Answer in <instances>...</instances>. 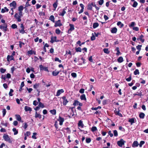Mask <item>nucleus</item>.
<instances>
[{"label": "nucleus", "mask_w": 148, "mask_h": 148, "mask_svg": "<svg viewBox=\"0 0 148 148\" xmlns=\"http://www.w3.org/2000/svg\"><path fill=\"white\" fill-rule=\"evenodd\" d=\"M70 26V28L69 29L68 32V33H71V31H73L75 29L74 25L71 24H70L69 25Z\"/></svg>", "instance_id": "9"}, {"label": "nucleus", "mask_w": 148, "mask_h": 148, "mask_svg": "<svg viewBox=\"0 0 148 148\" xmlns=\"http://www.w3.org/2000/svg\"><path fill=\"white\" fill-rule=\"evenodd\" d=\"M54 27H60L62 25V24L61 23L60 20H58L57 21H55Z\"/></svg>", "instance_id": "7"}, {"label": "nucleus", "mask_w": 148, "mask_h": 148, "mask_svg": "<svg viewBox=\"0 0 148 148\" xmlns=\"http://www.w3.org/2000/svg\"><path fill=\"white\" fill-rule=\"evenodd\" d=\"M73 105L75 106L79 105L80 106H83V103H80L77 100H75L74 101V102L73 103Z\"/></svg>", "instance_id": "8"}, {"label": "nucleus", "mask_w": 148, "mask_h": 148, "mask_svg": "<svg viewBox=\"0 0 148 148\" xmlns=\"http://www.w3.org/2000/svg\"><path fill=\"white\" fill-rule=\"evenodd\" d=\"M60 71L56 72V70L53 71L52 74L53 76H56L58 75Z\"/></svg>", "instance_id": "24"}, {"label": "nucleus", "mask_w": 148, "mask_h": 148, "mask_svg": "<svg viewBox=\"0 0 148 148\" xmlns=\"http://www.w3.org/2000/svg\"><path fill=\"white\" fill-rule=\"evenodd\" d=\"M75 50L76 52H81L82 50L81 49L80 47H78L75 48Z\"/></svg>", "instance_id": "47"}, {"label": "nucleus", "mask_w": 148, "mask_h": 148, "mask_svg": "<svg viewBox=\"0 0 148 148\" xmlns=\"http://www.w3.org/2000/svg\"><path fill=\"white\" fill-rule=\"evenodd\" d=\"M12 131L14 132V135H16L18 134V132L16 128H13L12 129Z\"/></svg>", "instance_id": "33"}, {"label": "nucleus", "mask_w": 148, "mask_h": 148, "mask_svg": "<svg viewBox=\"0 0 148 148\" xmlns=\"http://www.w3.org/2000/svg\"><path fill=\"white\" fill-rule=\"evenodd\" d=\"M78 126L79 127L81 126L82 128L83 127L84 125L83 123V122L81 120L79 121V122L78 123Z\"/></svg>", "instance_id": "23"}, {"label": "nucleus", "mask_w": 148, "mask_h": 148, "mask_svg": "<svg viewBox=\"0 0 148 148\" xmlns=\"http://www.w3.org/2000/svg\"><path fill=\"white\" fill-rule=\"evenodd\" d=\"M91 130L92 132H94L97 130V129L96 127L95 126H93L91 128Z\"/></svg>", "instance_id": "40"}, {"label": "nucleus", "mask_w": 148, "mask_h": 148, "mask_svg": "<svg viewBox=\"0 0 148 148\" xmlns=\"http://www.w3.org/2000/svg\"><path fill=\"white\" fill-rule=\"evenodd\" d=\"M19 47L20 48H21L22 47V45H25V43L24 42H21V41H19Z\"/></svg>", "instance_id": "51"}, {"label": "nucleus", "mask_w": 148, "mask_h": 148, "mask_svg": "<svg viewBox=\"0 0 148 148\" xmlns=\"http://www.w3.org/2000/svg\"><path fill=\"white\" fill-rule=\"evenodd\" d=\"M15 116L17 120L19 121L23 122V121H21V118L19 114H16Z\"/></svg>", "instance_id": "16"}, {"label": "nucleus", "mask_w": 148, "mask_h": 148, "mask_svg": "<svg viewBox=\"0 0 148 148\" xmlns=\"http://www.w3.org/2000/svg\"><path fill=\"white\" fill-rule=\"evenodd\" d=\"M99 26V24L97 23H95L93 24V28L95 29L97 27Z\"/></svg>", "instance_id": "32"}, {"label": "nucleus", "mask_w": 148, "mask_h": 148, "mask_svg": "<svg viewBox=\"0 0 148 148\" xmlns=\"http://www.w3.org/2000/svg\"><path fill=\"white\" fill-rule=\"evenodd\" d=\"M35 118H38L39 119H41L42 118V116L40 114L37 113V112H36L35 113Z\"/></svg>", "instance_id": "19"}, {"label": "nucleus", "mask_w": 148, "mask_h": 148, "mask_svg": "<svg viewBox=\"0 0 148 148\" xmlns=\"http://www.w3.org/2000/svg\"><path fill=\"white\" fill-rule=\"evenodd\" d=\"M123 61V58L122 56H120L117 59V61L120 63L122 62Z\"/></svg>", "instance_id": "26"}, {"label": "nucleus", "mask_w": 148, "mask_h": 148, "mask_svg": "<svg viewBox=\"0 0 148 148\" xmlns=\"http://www.w3.org/2000/svg\"><path fill=\"white\" fill-rule=\"evenodd\" d=\"M49 19L52 21L53 22H55V18L53 15H51L49 18Z\"/></svg>", "instance_id": "29"}, {"label": "nucleus", "mask_w": 148, "mask_h": 148, "mask_svg": "<svg viewBox=\"0 0 148 148\" xmlns=\"http://www.w3.org/2000/svg\"><path fill=\"white\" fill-rule=\"evenodd\" d=\"M24 9V7L22 5L19 6L18 8V10L19 11H22Z\"/></svg>", "instance_id": "43"}, {"label": "nucleus", "mask_w": 148, "mask_h": 148, "mask_svg": "<svg viewBox=\"0 0 148 148\" xmlns=\"http://www.w3.org/2000/svg\"><path fill=\"white\" fill-rule=\"evenodd\" d=\"M120 110L118 109V110H116V109H115V110L114 111V113L115 115H118L121 117H122L123 116V115L119 113Z\"/></svg>", "instance_id": "13"}, {"label": "nucleus", "mask_w": 148, "mask_h": 148, "mask_svg": "<svg viewBox=\"0 0 148 148\" xmlns=\"http://www.w3.org/2000/svg\"><path fill=\"white\" fill-rule=\"evenodd\" d=\"M10 7H13V8H12L11 9V10H12V12L11 13V14L12 15L14 14V10L13 9H15L16 7V2L14 1L10 3Z\"/></svg>", "instance_id": "1"}, {"label": "nucleus", "mask_w": 148, "mask_h": 148, "mask_svg": "<svg viewBox=\"0 0 148 148\" xmlns=\"http://www.w3.org/2000/svg\"><path fill=\"white\" fill-rule=\"evenodd\" d=\"M86 143H89L91 142V139L90 138H86Z\"/></svg>", "instance_id": "44"}, {"label": "nucleus", "mask_w": 148, "mask_h": 148, "mask_svg": "<svg viewBox=\"0 0 148 148\" xmlns=\"http://www.w3.org/2000/svg\"><path fill=\"white\" fill-rule=\"evenodd\" d=\"M21 16H18L17 18H16L17 20V21L18 22H21Z\"/></svg>", "instance_id": "62"}, {"label": "nucleus", "mask_w": 148, "mask_h": 148, "mask_svg": "<svg viewBox=\"0 0 148 148\" xmlns=\"http://www.w3.org/2000/svg\"><path fill=\"white\" fill-rule=\"evenodd\" d=\"M25 110V111L27 112L28 111L30 112L32 111V109L31 108L27 106H25L24 108Z\"/></svg>", "instance_id": "18"}, {"label": "nucleus", "mask_w": 148, "mask_h": 148, "mask_svg": "<svg viewBox=\"0 0 148 148\" xmlns=\"http://www.w3.org/2000/svg\"><path fill=\"white\" fill-rule=\"evenodd\" d=\"M17 25L15 24H13L11 25V28H12V29H16V28H17Z\"/></svg>", "instance_id": "52"}, {"label": "nucleus", "mask_w": 148, "mask_h": 148, "mask_svg": "<svg viewBox=\"0 0 148 148\" xmlns=\"http://www.w3.org/2000/svg\"><path fill=\"white\" fill-rule=\"evenodd\" d=\"M139 145V144L138 143V141L136 140L134 141L132 144V147H137Z\"/></svg>", "instance_id": "17"}, {"label": "nucleus", "mask_w": 148, "mask_h": 148, "mask_svg": "<svg viewBox=\"0 0 148 148\" xmlns=\"http://www.w3.org/2000/svg\"><path fill=\"white\" fill-rule=\"evenodd\" d=\"M27 53L28 55H31L33 54H34V55H36V52L35 51H32V50L28 51L27 52Z\"/></svg>", "instance_id": "21"}, {"label": "nucleus", "mask_w": 148, "mask_h": 148, "mask_svg": "<svg viewBox=\"0 0 148 148\" xmlns=\"http://www.w3.org/2000/svg\"><path fill=\"white\" fill-rule=\"evenodd\" d=\"M6 71V69H3V68H1L0 69V72L2 73H4Z\"/></svg>", "instance_id": "54"}, {"label": "nucleus", "mask_w": 148, "mask_h": 148, "mask_svg": "<svg viewBox=\"0 0 148 148\" xmlns=\"http://www.w3.org/2000/svg\"><path fill=\"white\" fill-rule=\"evenodd\" d=\"M56 38H51V40L50 41L51 43H53L54 42L56 41Z\"/></svg>", "instance_id": "39"}, {"label": "nucleus", "mask_w": 148, "mask_h": 148, "mask_svg": "<svg viewBox=\"0 0 148 148\" xmlns=\"http://www.w3.org/2000/svg\"><path fill=\"white\" fill-rule=\"evenodd\" d=\"M39 67L40 70H44L46 71H48V68L47 67H43V66L41 64L39 66Z\"/></svg>", "instance_id": "11"}, {"label": "nucleus", "mask_w": 148, "mask_h": 148, "mask_svg": "<svg viewBox=\"0 0 148 148\" xmlns=\"http://www.w3.org/2000/svg\"><path fill=\"white\" fill-rule=\"evenodd\" d=\"M14 92V90L12 89H10V91L9 93V95L10 96H13V94L12 93Z\"/></svg>", "instance_id": "45"}, {"label": "nucleus", "mask_w": 148, "mask_h": 148, "mask_svg": "<svg viewBox=\"0 0 148 148\" xmlns=\"http://www.w3.org/2000/svg\"><path fill=\"white\" fill-rule=\"evenodd\" d=\"M125 142V141H124L123 139H121L120 140L117 141V144L119 147H122Z\"/></svg>", "instance_id": "4"}, {"label": "nucleus", "mask_w": 148, "mask_h": 148, "mask_svg": "<svg viewBox=\"0 0 148 148\" xmlns=\"http://www.w3.org/2000/svg\"><path fill=\"white\" fill-rule=\"evenodd\" d=\"M64 119L63 118L59 116L58 119V121H59V124L60 125H62L63 122L64 121Z\"/></svg>", "instance_id": "10"}, {"label": "nucleus", "mask_w": 148, "mask_h": 148, "mask_svg": "<svg viewBox=\"0 0 148 148\" xmlns=\"http://www.w3.org/2000/svg\"><path fill=\"white\" fill-rule=\"evenodd\" d=\"M7 61L9 62L12 60H14V58L12 56L8 55L7 56Z\"/></svg>", "instance_id": "15"}, {"label": "nucleus", "mask_w": 148, "mask_h": 148, "mask_svg": "<svg viewBox=\"0 0 148 148\" xmlns=\"http://www.w3.org/2000/svg\"><path fill=\"white\" fill-rule=\"evenodd\" d=\"M114 134V136H115L116 137L118 136V134L117 131L115 130L113 132Z\"/></svg>", "instance_id": "55"}, {"label": "nucleus", "mask_w": 148, "mask_h": 148, "mask_svg": "<svg viewBox=\"0 0 148 148\" xmlns=\"http://www.w3.org/2000/svg\"><path fill=\"white\" fill-rule=\"evenodd\" d=\"M93 6L97 10H99V8L96 6L95 2H93Z\"/></svg>", "instance_id": "46"}, {"label": "nucleus", "mask_w": 148, "mask_h": 148, "mask_svg": "<svg viewBox=\"0 0 148 148\" xmlns=\"http://www.w3.org/2000/svg\"><path fill=\"white\" fill-rule=\"evenodd\" d=\"M2 112H3V116L4 117L6 114V111L5 109H2Z\"/></svg>", "instance_id": "49"}, {"label": "nucleus", "mask_w": 148, "mask_h": 148, "mask_svg": "<svg viewBox=\"0 0 148 148\" xmlns=\"http://www.w3.org/2000/svg\"><path fill=\"white\" fill-rule=\"evenodd\" d=\"M33 134V135L32 136V138L34 139H36L37 138L35 136L37 134V133L36 132H34Z\"/></svg>", "instance_id": "58"}, {"label": "nucleus", "mask_w": 148, "mask_h": 148, "mask_svg": "<svg viewBox=\"0 0 148 148\" xmlns=\"http://www.w3.org/2000/svg\"><path fill=\"white\" fill-rule=\"evenodd\" d=\"M0 29L5 32L7 31L8 29L7 24H5L2 25H0Z\"/></svg>", "instance_id": "6"}, {"label": "nucleus", "mask_w": 148, "mask_h": 148, "mask_svg": "<svg viewBox=\"0 0 148 148\" xmlns=\"http://www.w3.org/2000/svg\"><path fill=\"white\" fill-rule=\"evenodd\" d=\"M138 3L136 1H134L133 3V4L132 5V7L134 8H136L137 6Z\"/></svg>", "instance_id": "42"}, {"label": "nucleus", "mask_w": 148, "mask_h": 148, "mask_svg": "<svg viewBox=\"0 0 148 148\" xmlns=\"http://www.w3.org/2000/svg\"><path fill=\"white\" fill-rule=\"evenodd\" d=\"M134 75H139L140 73L139 70L138 69H136L134 71Z\"/></svg>", "instance_id": "38"}, {"label": "nucleus", "mask_w": 148, "mask_h": 148, "mask_svg": "<svg viewBox=\"0 0 148 148\" xmlns=\"http://www.w3.org/2000/svg\"><path fill=\"white\" fill-rule=\"evenodd\" d=\"M16 69V68L14 66H12L11 69V73L12 74L14 73V71Z\"/></svg>", "instance_id": "57"}, {"label": "nucleus", "mask_w": 148, "mask_h": 148, "mask_svg": "<svg viewBox=\"0 0 148 148\" xmlns=\"http://www.w3.org/2000/svg\"><path fill=\"white\" fill-rule=\"evenodd\" d=\"M80 98L82 100H84L85 101L86 100L85 95L84 94H82L80 96Z\"/></svg>", "instance_id": "20"}, {"label": "nucleus", "mask_w": 148, "mask_h": 148, "mask_svg": "<svg viewBox=\"0 0 148 148\" xmlns=\"http://www.w3.org/2000/svg\"><path fill=\"white\" fill-rule=\"evenodd\" d=\"M116 50L117 51V53H116V56H119L120 54H121V53L120 51L119 50V47H116L115 51Z\"/></svg>", "instance_id": "22"}, {"label": "nucleus", "mask_w": 148, "mask_h": 148, "mask_svg": "<svg viewBox=\"0 0 148 148\" xmlns=\"http://www.w3.org/2000/svg\"><path fill=\"white\" fill-rule=\"evenodd\" d=\"M93 2L90 3H88L87 5V10H92V6H93Z\"/></svg>", "instance_id": "14"}, {"label": "nucleus", "mask_w": 148, "mask_h": 148, "mask_svg": "<svg viewBox=\"0 0 148 148\" xmlns=\"http://www.w3.org/2000/svg\"><path fill=\"white\" fill-rule=\"evenodd\" d=\"M134 118H132L131 119H130L128 121L130 123L131 125H132L133 123H134Z\"/></svg>", "instance_id": "25"}, {"label": "nucleus", "mask_w": 148, "mask_h": 148, "mask_svg": "<svg viewBox=\"0 0 148 148\" xmlns=\"http://www.w3.org/2000/svg\"><path fill=\"white\" fill-rule=\"evenodd\" d=\"M117 25L118 26H119L120 28L123 27L124 26V24L121 23V21H119L117 22Z\"/></svg>", "instance_id": "30"}, {"label": "nucleus", "mask_w": 148, "mask_h": 148, "mask_svg": "<svg viewBox=\"0 0 148 148\" xmlns=\"http://www.w3.org/2000/svg\"><path fill=\"white\" fill-rule=\"evenodd\" d=\"M38 106H39L40 108L41 107L42 108H43L45 107V105L43 103H42L41 102H40L39 103Z\"/></svg>", "instance_id": "41"}, {"label": "nucleus", "mask_w": 148, "mask_h": 148, "mask_svg": "<svg viewBox=\"0 0 148 148\" xmlns=\"http://www.w3.org/2000/svg\"><path fill=\"white\" fill-rule=\"evenodd\" d=\"M67 7L66 6L65 8H64L63 9H62L60 11H61L60 12L59 11V14L60 16H63L66 13V10Z\"/></svg>", "instance_id": "3"}, {"label": "nucleus", "mask_w": 148, "mask_h": 148, "mask_svg": "<svg viewBox=\"0 0 148 148\" xmlns=\"http://www.w3.org/2000/svg\"><path fill=\"white\" fill-rule=\"evenodd\" d=\"M3 138L5 141H8L10 143H11L12 142L9 136L7 134H4L3 136Z\"/></svg>", "instance_id": "2"}, {"label": "nucleus", "mask_w": 148, "mask_h": 148, "mask_svg": "<svg viewBox=\"0 0 148 148\" xmlns=\"http://www.w3.org/2000/svg\"><path fill=\"white\" fill-rule=\"evenodd\" d=\"M64 91L63 89H61L58 90L56 93V96L57 97L59 96L61 93L64 92Z\"/></svg>", "instance_id": "12"}, {"label": "nucleus", "mask_w": 148, "mask_h": 148, "mask_svg": "<svg viewBox=\"0 0 148 148\" xmlns=\"http://www.w3.org/2000/svg\"><path fill=\"white\" fill-rule=\"evenodd\" d=\"M145 141H141L139 144V147H141L145 143Z\"/></svg>", "instance_id": "56"}, {"label": "nucleus", "mask_w": 148, "mask_h": 148, "mask_svg": "<svg viewBox=\"0 0 148 148\" xmlns=\"http://www.w3.org/2000/svg\"><path fill=\"white\" fill-rule=\"evenodd\" d=\"M60 32L61 31L58 29H56V33L57 34H59L60 33Z\"/></svg>", "instance_id": "63"}, {"label": "nucleus", "mask_w": 148, "mask_h": 148, "mask_svg": "<svg viewBox=\"0 0 148 148\" xmlns=\"http://www.w3.org/2000/svg\"><path fill=\"white\" fill-rule=\"evenodd\" d=\"M117 31V29L116 27H113L111 30V32L112 33H115Z\"/></svg>", "instance_id": "31"}, {"label": "nucleus", "mask_w": 148, "mask_h": 148, "mask_svg": "<svg viewBox=\"0 0 148 148\" xmlns=\"http://www.w3.org/2000/svg\"><path fill=\"white\" fill-rule=\"evenodd\" d=\"M104 3V0H99L98 1L99 4L100 5H102Z\"/></svg>", "instance_id": "53"}, {"label": "nucleus", "mask_w": 148, "mask_h": 148, "mask_svg": "<svg viewBox=\"0 0 148 148\" xmlns=\"http://www.w3.org/2000/svg\"><path fill=\"white\" fill-rule=\"evenodd\" d=\"M71 76L74 78H75L77 76V74L75 73H71Z\"/></svg>", "instance_id": "50"}, {"label": "nucleus", "mask_w": 148, "mask_h": 148, "mask_svg": "<svg viewBox=\"0 0 148 148\" xmlns=\"http://www.w3.org/2000/svg\"><path fill=\"white\" fill-rule=\"evenodd\" d=\"M145 116V114L144 113L141 112L139 114V117L140 119H144Z\"/></svg>", "instance_id": "27"}, {"label": "nucleus", "mask_w": 148, "mask_h": 148, "mask_svg": "<svg viewBox=\"0 0 148 148\" xmlns=\"http://www.w3.org/2000/svg\"><path fill=\"white\" fill-rule=\"evenodd\" d=\"M135 24V22H131V24L129 25L130 27H133Z\"/></svg>", "instance_id": "48"}, {"label": "nucleus", "mask_w": 148, "mask_h": 148, "mask_svg": "<svg viewBox=\"0 0 148 148\" xmlns=\"http://www.w3.org/2000/svg\"><path fill=\"white\" fill-rule=\"evenodd\" d=\"M63 101V105L64 106H65L66 105L67 103L69 102V101H68L67 99L66 98L65 96H64L62 97Z\"/></svg>", "instance_id": "5"}, {"label": "nucleus", "mask_w": 148, "mask_h": 148, "mask_svg": "<svg viewBox=\"0 0 148 148\" xmlns=\"http://www.w3.org/2000/svg\"><path fill=\"white\" fill-rule=\"evenodd\" d=\"M23 127L25 129H26L28 127V125L27 124V123H23Z\"/></svg>", "instance_id": "59"}, {"label": "nucleus", "mask_w": 148, "mask_h": 148, "mask_svg": "<svg viewBox=\"0 0 148 148\" xmlns=\"http://www.w3.org/2000/svg\"><path fill=\"white\" fill-rule=\"evenodd\" d=\"M103 51L104 53L106 54H109L110 52L108 48L104 49H103Z\"/></svg>", "instance_id": "35"}, {"label": "nucleus", "mask_w": 148, "mask_h": 148, "mask_svg": "<svg viewBox=\"0 0 148 148\" xmlns=\"http://www.w3.org/2000/svg\"><path fill=\"white\" fill-rule=\"evenodd\" d=\"M40 85V84L39 83H36L33 86L34 88L36 89V88L39 87Z\"/></svg>", "instance_id": "36"}, {"label": "nucleus", "mask_w": 148, "mask_h": 148, "mask_svg": "<svg viewBox=\"0 0 148 148\" xmlns=\"http://www.w3.org/2000/svg\"><path fill=\"white\" fill-rule=\"evenodd\" d=\"M134 96L138 95V96L141 97L142 95V94L141 92L139 93L138 94L134 93L133 94Z\"/></svg>", "instance_id": "60"}, {"label": "nucleus", "mask_w": 148, "mask_h": 148, "mask_svg": "<svg viewBox=\"0 0 148 148\" xmlns=\"http://www.w3.org/2000/svg\"><path fill=\"white\" fill-rule=\"evenodd\" d=\"M50 112L53 115H55L56 114V110L55 109L51 110Z\"/></svg>", "instance_id": "34"}, {"label": "nucleus", "mask_w": 148, "mask_h": 148, "mask_svg": "<svg viewBox=\"0 0 148 148\" xmlns=\"http://www.w3.org/2000/svg\"><path fill=\"white\" fill-rule=\"evenodd\" d=\"M58 4V1L57 0L53 4V8L55 9V10L56 9V8L57 7Z\"/></svg>", "instance_id": "28"}, {"label": "nucleus", "mask_w": 148, "mask_h": 148, "mask_svg": "<svg viewBox=\"0 0 148 148\" xmlns=\"http://www.w3.org/2000/svg\"><path fill=\"white\" fill-rule=\"evenodd\" d=\"M57 121H56L54 123V126L56 128V130L57 131H58L59 129H58V125L57 124Z\"/></svg>", "instance_id": "37"}, {"label": "nucleus", "mask_w": 148, "mask_h": 148, "mask_svg": "<svg viewBox=\"0 0 148 148\" xmlns=\"http://www.w3.org/2000/svg\"><path fill=\"white\" fill-rule=\"evenodd\" d=\"M142 47V45H138L136 46V48L139 51H140L141 50V47Z\"/></svg>", "instance_id": "61"}, {"label": "nucleus", "mask_w": 148, "mask_h": 148, "mask_svg": "<svg viewBox=\"0 0 148 148\" xmlns=\"http://www.w3.org/2000/svg\"><path fill=\"white\" fill-rule=\"evenodd\" d=\"M66 55H68V54H70V55H71V51L69 50H66Z\"/></svg>", "instance_id": "64"}]
</instances>
